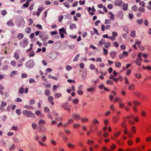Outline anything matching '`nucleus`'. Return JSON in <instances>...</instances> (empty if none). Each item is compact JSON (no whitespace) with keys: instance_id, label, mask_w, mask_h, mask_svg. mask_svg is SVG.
<instances>
[{"instance_id":"obj_16","label":"nucleus","mask_w":151,"mask_h":151,"mask_svg":"<svg viewBox=\"0 0 151 151\" xmlns=\"http://www.w3.org/2000/svg\"><path fill=\"white\" fill-rule=\"evenodd\" d=\"M119 119V117L118 116H115L113 118V121L115 122H117L118 121Z\"/></svg>"},{"instance_id":"obj_55","label":"nucleus","mask_w":151,"mask_h":151,"mask_svg":"<svg viewBox=\"0 0 151 151\" xmlns=\"http://www.w3.org/2000/svg\"><path fill=\"white\" fill-rule=\"evenodd\" d=\"M7 12L6 10H4L1 11V14L3 16L6 15V14Z\"/></svg>"},{"instance_id":"obj_34","label":"nucleus","mask_w":151,"mask_h":151,"mask_svg":"<svg viewBox=\"0 0 151 151\" xmlns=\"http://www.w3.org/2000/svg\"><path fill=\"white\" fill-rule=\"evenodd\" d=\"M63 106L64 108L65 109V110L69 111L70 110V108L68 106H67L66 105H63Z\"/></svg>"},{"instance_id":"obj_19","label":"nucleus","mask_w":151,"mask_h":151,"mask_svg":"<svg viewBox=\"0 0 151 151\" xmlns=\"http://www.w3.org/2000/svg\"><path fill=\"white\" fill-rule=\"evenodd\" d=\"M31 31V28L29 27H27L25 29V32L28 34L30 33Z\"/></svg>"},{"instance_id":"obj_59","label":"nucleus","mask_w":151,"mask_h":151,"mask_svg":"<svg viewBox=\"0 0 151 151\" xmlns=\"http://www.w3.org/2000/svg\"><path fill=\"white\" fill-rule=\"evenodd\" d=\"M90 69L92 70L95 69V66L93 64H91L90 66Z\"/></svg>"},{"instance_id":"obj_43","label":"nucleus","mask_w":151,"mask_h":151,"mask_svg":"<svg viewBox=\"0 0 151 151\" xmlns=\"http://www.w3.org/2000/svg\"><path fill=\"white\" fill-rule=\"evenodd\" d=\"M121 101V99L119 98L118 97H115L114 98V102H117L118 101H119L120 102Z\"/></svg>"},{"instance_id":"obj_64","label":"nucleus","mask_w":151,"mask_h":151,"mask_svg":"<svg viewBox=\"0 0 151 151\" xmlns=\"http://www.w3.org/2000/svg\"><path fill=\"white\" fill-rule=\"evenodd\" d=\"M88 119L87 118L82 119L81 121L82 122H88Z\"/></svg>"},{"instance_id":"obj_31","label":"nucleus","mask_w":151,"mask_h":151,"mask_svg":"<svg viewBox=\"0 0 151 151\" xmlns=\"http://www.w3.org/2000/svg\"><path fill=\"white\" fill-rule=\"evenodd\" d=\"M48 78L50 79H52L55 80L58 79V78L57 77L53 76L51 75H49L48 76Z\"/></svg>"},{"instance_id":"obj_58","label":"nucleus","mask_w":151,"mask_h":151,"mask_svg":"<svg viewBox=\"0 0 151 151\" xmlns=\"http://www.w3.org/2000/svg\"><path fill=\"white\" fill-rule=\"evenodd\" d=\"M112 36L114 37H115L116 36H117L118 35V34L117 32H113L112 33Z\"/></svg>"},{"instance_id":"obj_38","label":"nucleus","mask_w":151,"mask_h":151,"mask_svg":"<svg viewBox=\"0 0 151 151\" xmlns=\"http://www.w3.org/2000/svg\"><path fill=\"white\" fill-rule=\"evenodd\" d=\"M132 10L134 11H137V7L135 5H134L132 8Z\"/></svg>"},{"instance_id":"obj_15","label":"nucleus","mask_w":151,"mask_h":151,"mask_svg":"<svg viewBox=\"0 0 151 151\" xmlns=\"http://www.w3.org/2000/svg\"><path fill=\"white\" fill-rule=\"evenodd\" d=\"M135 88V85L134 83H132V84L129 85L128 87L129 89L131 91L134 90Z\"/></svg>"},{"instance_id":"obj_45","label":"nucleus","mask_w":151,"mask_h":151,"mask_svg":"<svg viewBox=\"0 0 151 151\" xmlns=\"http://www.w3.org/2000/svg\"><path fill=\"white\" fill-rule=\"evenodd\" d=\"M79 100L78 99H76L73 100V102L74 104H77L78 103Z\"/></svg>"},{"instance_id":"obj_7","label":"nucleus","mask_w":151,"mask_h":151,"mask_svg":"<svg viewBox=\"0 0 151 151\" xmlns=\"http://www.w3.org/2000/svg\"><path fill=\"white\" fill-rule=\"evenodd\" d=\"M54 100L53 97L52 96H49L48 98V100L50 104L52 105H54V103L53 101Z\"/></svg>"},{"instance_id":"obj_12","label":"nucleus","mask_w":151,"mask_h":151,"mask_svg":"<svg viewBox=\"0 0 151 151\" xmlns=\"http://www.w3.org/2000/svg\"><path fill=\"white\" fill-rule=\"evenodd\" d=\"M6 24L9 26H13L14 25V24L12 20H8Z\"/></svg>"},{"instance_id":"obj_41","label":"nucleus","mask_w":151,"mask_h":151,"mask_svg":"<svg viewBox=\"0 0 151 151\" xmlns=\"http://www.w3.org/2000/svg\"><path fill=\"white\" fill-rule=\"evenodd\" d=\"M138 97L141 99L144 100L145 98V96L143 94L140 93Z\"/></svg>"},{"instance_id":"obj_4","label":"nucleus","mask_w":151,"mask_h":151,"mask_svg":"<svg viewBox=\"0 0 151 151\" xmlns=\"http://www.w3.org/2000/svg\"><path fill=\"white\" fill-rule=\"evenodd\" d=\"M39 36L40 38L43 41L47 40L48 38V36L44 33L40 34Z\"/></svg>"},{"instance_id":"obj_13","label":"nucleus","mask_w":151,"mask_h":151,"mask_svg":"<svg viewBox=\"0 0 151 151\" xmlns=\"http://www.w3.org/2000/svg\"><path fill=\"white\" fill-rule=\"evenodd\" d=\"M24 35L22 33H19L17 36V37L18 40H22L24 37Z\"/></svg>"},{"instance_id":"obj_48","label":"nucleus","mask_w":151,"mask_h":151,"mask_svg":"<svg viewBox=\"0 0 151 151\" xmlns=\"http://www.w3.org/2000/svg\"><path fill=\"white\" fill-rule=\"evenodd\" d=\"M44 111L46 112H49L50 111V110L49 108L46 107L44 108Z\"/></svg>"},{"instance_id":"obj_61","label":"nucleus","mask_w":151,"mask_h":151,"mask_svg":"<svg viewBox=\"0 0 151 151\" xmlns=\"http://www.w3.org/2000/svg\"><path fill=\"white\" fill-rule=\"evenodd\" d=\"M110 108L111 110L112 111H114L115 110V109L114 107V105L113 104H111L110 105Z\"/></svg>"},{"instance_id":"obj_35","label":"nucleus","mask_w":151,"mask_h":151,"mask_svg":"<svg viewBox=\"0 0 151 151\" xmlns=\"http://www.w3.org/2000/svg\"><path fill=\"white\" fill-rule=\"evenodd\" d=\"M139 12H143L145 11V9L144 8L142 7H140L138 9Z\"/></svg>"},{"instance_id":"obj_51","label":"nucleus","mask_w":151,"mask_h":151,"mask_svg":"<svg viewBox=\"0 0 151 151\" xmlns=\"http://www.w3.org/2000/svg\"><path fill=\"white\" fill-rule=\"evenodd\" d=\"M139 4L143 6V7H145V3L143 1H140L139 2Z\"/></svg>"},{"instance_id":"obj_22","label":"nucleus","mask_w":151,"mask_h":151,"mask_svg":"<svg viewBox=\"0 0 151 151\" xmlns=\"http://www.w3.org/2000/svg\"><path fill=\"white\" fill-rule=\"evenodd\" d=\"M104 45L105 47L108 48L111 45V43L110 42H108L104 43Z\"/></svg>"},{"instance_id":"obj_3","label":"nucleus","mask_w":151,"mask_h":151,"mask_svg":"<svg viewBox=\"0 0 151 151\" xmlns=\"http://www.w3.org/2000/svg\"><path fill=\"white\" fill-rule=\"evenodd\" d=\"M28 44V42L27 39H24L21 41L19 42V45L22 47H25Z\"/></svg>"},{"instance_id":"obj_27","label":"nucleus","mask_w":151,"mask_h":151,"mask_svg":"<svg viewBox=\"0 0 151 151\" xmlns=\"http://www.w3.org/2000/svg\"><path fill=\"white\" fill-rule=\"evenodd\" d=\"M86 77V72H83L82 75V79L84 80Z\"/></svg>"},{"instance_id":"obj_10","label":"nucleus","mask_w":151,"mask_h":151,"mask_svg":"<svg viewBox=\"0 0 151 151\" xmlns=\"http://www.w3.org/2000/svg\"><path fill=\"white\" fill-rule=\"evenodd\" d=\"M116 52L114 51H112L110 52L109 54L111 57L113 59L115 57L116 54Z\"/></svg>"},{"instance_id":"obj_9","label":"nucleus","mask_w":151,"mask_h":151,"mask_svg":"<svg viewBox=\"0 0 151 151\" xmlns=\"http://www.w3.org/2000/svg\"><path fill=\"white\" fill-rule=\"evenodd\" d=\"M122 3V1L121 0H115L114 1L115 5L116 6H120Z\"/></svg>"},{"instance_id":"obj_37","label":"nucleus","mask_w":151,"mask_h":151,"mask_svg":"<svg viewBox=\"0 0 151 151\" xmlns=\"http://www.w3.org/2000/svg\"><path fill=\"white\" fill-rule=\"evenodd\" d=\"M105 24H110L111 23V22L109 19H106L105 20Z\"/></svg>"},{"instance_id":"obj_5","label":"nucleus","mask_w":151,"mask_h":151,"mask_svg":"<svg viewBox=\"0 0 151 151\" xmlns=\"http://www.w3.org/2000/svg\"><path fill=\"white\" fill-rule=\"evenodd\" d=\"M26 65L29 68H32L33 66V61L32 60L29 61L26 63Z\"/></svg>"},{"instance_id":"obj_39","label":"nucleus","mask_w":151,"mask_h":151,"mask_svg":"<svg viewBox=\"0 0 151 151\" xmlns=\"http://www.w3.org/2000/svg\"><path fill=\"white\" fill-rule=\"evenodd\" d=\"M45 123V122L44 120L42 119H41L39 121V124H43Z\"/></svg>"},{"instance_id":"obj_23","label":"nucleus","mask_w":151,"mask_h":151,"mask_svg":"<svg viewBox=\"0 0 151 151\" xmlns=\"http://www.w3.org/2000/svg\"><path fill=\"white\" fill-rule=\"evenodd\" d=\"M105 40L103 39H102L98 43V45L101 46L103 44H104V43L105 42Z\"/></svg>"},{"instance_id":"obj_11","label":"nucleus","mask_w":151,"mask_h":151,"mask_svg":"<svg viewBox=\"0 0 151 151\" xmlns=\"http://www.w3.org/2000/svg\"><path fill=\"white\" fill-rule=\"evenodd\" d=\"M142 60L141 58H137L136 59L135 61V63L139 66L141 65L140 61Z\"/></svg>"},{"instance_id":"obj_32","label":"nucleus","mask_w":151,"mask_h":151,"mask_svg":"<svg viewBox=\"0 0 151 151\" xmlns=\"http://www.w3.org/2000/svg\"><path fill=\"white\" fill-rule=\"evenodd\" d=\"M19 91L21 94H22L24 92V88L23 87L20 88Z\"/></svg>"},{"instance_id":"obj_29","label":"nucleus","mask_w":151,"mask_h":151,"mask_svg":"<svg viewBox=\"0 0 151 151\" xmlns=\"http://www.w3.org/2000/svg\"><path fill=\"white\" fill-rule=\"evenodd\" d=\"M16 147V146L14 144H13L12 146L9 148V150L10 151H12L14 150Z\"/></svg>"},{"instance_id":"obj_54","label":"nucleus","mask_w":151,"mask_h":151,"mask_svg":"<svg viewBox=\"0 0 151 151\" xmlns=\"http://www.w3.org/2000/svg\"><path fill=\"white\" fill-rule=\"evenodd\" d=\"M77 93L80 95H82L83 94V92L82 90H78L77 92Z\"/></svg>"},{"instance_id":"obj_18","label":"nucleus","mask_w":151,"mask_h":151,"mask_svg":"<svg viewBox=\"0 0 151 151\" xmlns=\"http://www.w3.org/2000/svg\"><path fill=\"white\" fill-rule=\"evenodd\" d=\"M44 94L46 96H49L50 94V90L48 89H46L45 90Z\"/></svg>"},{"instance_id":"obj_62","label":"nucleus","mask_w":151,"mask_h":151,"mask_svg":"<svg viewBox=\"0 0 151 151\" xmlns=\"http://www.w3.org/2000/svg\"><path fill=\"white\" fill-rule=\"evenodd\" d=\"M124 80L125 81V83L126 84H127L129 83V81L128 80L127 78L126 77H124Z\"/></svg>"},{"instance_id":"obj_46","label":"nucleus","mask_w":151,"mask_h":151,"mask_svg":"<svg viewBox=\"0 0 151 151\" xmlns=\"http://www.w3.org/2000/svg\"><path fill=\"white\" fill-rule=\"evenodd\" d=\"M80 124H78V123H76L74 124L73 125V127L74 128H77L78 127H80Z\"/></svg>"},{"instance_id":"obj_63","label":"nucleus","mask_w":151,"mask_h":151,"mask_svg":"<svg viewBox=\"0 0 151 151\" xmlns=\"http://www.w3.org/2000/svg\"><path fill=\"white\" fill-rule=\"evenodd\" d=\"M123 54L124 57H127L128 55V53L127 51H124Z\"/></svg>"},{"instance_id":"obj_2","label":"nucleus","mask_w":151,"mask_h":151,"mask_svg":"<svg viewBox=\"0 0 151 151\" xmlns=\"http://www.w3.org/2000/svg\"><path fill=\"white\" fill-rule=\"evenodd\" d=\"M58 54H59L58 52H51L47 56V58L49 61H52L57 58Z\"/></svg>"},{"instance_id":"obj_49","label":"nucleus","mask_w":151,"mask_h":151,"mask_svg":"<svg viewBox=\"0 0 151 151\" xmlns=\"http://www.w3.org/2000/svg\"><path fill=\"white\" fill-rule=\"evenodd\" d=\"M12 65L13 66H15L16 64V62L14 60H12L11 62Z\"/></svg>"},{"instance_id":"obj_57","label":"nucleus","mask_w":151,"mask_h":151,"mask_svg":"<svg viewBox=\"0 0 151 151\" xmlns=\"http://www.w3.org/2000/svg\"><path fill=\"white\" fill-rule=\"evenodd\" d=\"M133 103L134 105H139L141 104V103L140 102L136 101H133Z\"/></svg>"},{"instance_id":"obj_21","label":"nucleus","mask_w":151,"mask_h":151,"mask_svg":"<svg viewBox=\"0 0 151 151\" xmlns=\"http://www.w3.org/2000/svg\"><path fill=\"white\" fill-rule=\"evenodd\" d=\"M61 96L62 94L61 93H57L55 94L54 97L55 99H57L61 97Z\"/></svg>"},{"instance_id":"obj_26","label":"nucleus","mask_w":151,"mask_h":151,"mask_svg":"<svg viewBox=\"0 0 151 151\" xmlns=\"http://www.w3.org/2000/svg\"><path fill=\"white\" fill-rule=\"evenodd\" d=\"M76 27L75 24L71 23L70 24V28L71 29H73L76 28Z\"/></svg>"},{"instance_id":"obj_14","label":"nucleus","mask_w":151,"mask_h":151,"mask_svg":"<svg viewBox=\"0 0 151 151\" xmlns=\"http://www.w3.org/2000/svg\"><path fill=\"white\" fill-rule=\"evenodd\" d=\"M123 7V9L124 10H127L128 9V4H126L124 3H123L121 5Z\"/></svg>"},{"instance_id":"obj_42","label":"nucleus","mask_w":151,"mask_h":151,"mask_svg":"<svg viewBox=\"0 0 151 151\" xmlns=\"http://www.w3.org/2000/svg\"><path fill=\"white\" fill-rule=\"evenodd\" d=\"M116 66L117 68H119L121 66V63L119 62H117L115 63Z\"/></svg>"},{"instance_id":"obj_30","label":"nucleus","mask_w":151,"mask_h":151,"mask_svg":"<svg viewBox=\"0 0 151 151\" xmlns=\"http://www.w3.org/2000/svg\"><path fill=\"white\" fill-rule=\"evenodd\" d=\"M16 112L18 115L19 116L21 114V111L20 109H18L16 110Z\"/></svg>"},{"instance_id":"obj_47","label":"nucleus","mask_w":151,"mask_h":151,"mask_svg":"<svg viewBox=\"0 0 151 151\" xmlns=\"http://www.w3.org/2000/svg\"><path fill=\"white\" fill-rule=\"evenodd\" d=\"M135 77L138 78H140L142 77V75L139 73H136L135 75Z\"/></svg>"},{"instance_id":"obj_6","label":"nucleus","mask_w":151,"mask_h":151,"mask_svg":"<svg viewBox=\"0 0 151 151\" xmlns=\"http://www.w3.org/2000/svg\"><path fill=\"white\" fill-rule=\"evenodd\" d=\"M72 118L76 120H79L80 118V116L79 115L74 113L72 115Z\"/></svg>"},{"instance_id":"obj_24","label":"nucleus","mask_w":151,"mask_h":151,"mask_svg":"<svg viewBox=\"0 0 151 151\" xmlns=\"http://www.w3.org/2000/svg\"><path fill=\"white\" fill-rule=\"evenodd\" d=\"M68 147L70 148H73L75 146L74 145L71 144L70 142H68L67 144Z\"/></svg>"},{"instance_id":"obj_50","label":"nucleus","mask_w":151,"mask_h":151,"mask_svg":"<svg viewBox=\"0 0 151 151\" xmlns=\"http://www.w3.org/2000/svg\"><path fill=\"white\" fill-rule=\"evenodd\" d=\"M131 131L132 132L134 133H136V129L135 127H134L133 126L131 128Z\"/></svg>"},{"instance_id":"obj_44","label":"nucleus","mask_w":151,"mask_h":151,"mask_svg":"<svg viewBox=\"0 0 151 151\" xmlns=\"http://www.w3.org/2000/svg\"><path fill=\"white\" fill-rule=\"evenodd\" d=\"M65 29L64 28H62L60 29H59V33H63L64 32H65Z\"/></svg>"},{"instance_id":"obj_17","label":"nucleus","mask_w":151,"mask_h":151,"mask_svg":"<svg viewBox=\"0 0 151 151\" xmlns=\"http://www.w3.org/2000/svg\"><path fill=\"white\" fill-rule=\"evenodd\" d=\"M13 57L16 60H18L19 58V55L18 53L16 52V51L14 53Z\"/></svg>"},{"instance_id":"obj_52","label":"nucleus","mask_w":151,"mask_h":151,"mask_svg":"<svg viewBox=\"0 0 151 151\" xmlns=\"http://www.w3.org/2000/svg\"><path fill=\"white\" fill-rule=\"evenodd\" d=\"M35 103V100L32 99L31 100L29 101V103L30 105H32Z\"/></svg>"},{"instance_id":"obj_60","label":"nucleus","mask_w":151,"mask_h":151,"mask_svg":"<svg viewBox=\"0 0 151 151\" xmlns=\"http://www.w3.org/2000/svg\"><path fill=\"white\" fill-rule=\"evenodd\" d=\"M72 69V67L70 65H68L66 67V69L67 70L69 71Z\"/></svg>"},{"instance_id":"obj_40","label":"nucleus","mask_w":151,"mask_h":151,"mask_svg":"<svg viewBox=\"0 0 151 151\" xmlns=\"http://www.w3.org/2000/svg\"><path fill=\"white\" fill-rule=\"evenodd\" d=\"M80 56V54H78L73 59L74 61H77Z\"/></svg>"},{"instance_id":"obj_25","label":"nucleus","mask_w":151,"mask_h":151,"mask_svg":"<svg viewBox=\"0 0 151 151\" xmlns=\"http://www.w3.org/2000/svg\"><path fill=\"white\" fill-rule=\"evenodd\" d=\"M143 22V20L142 19L137 20L136 21V22L139 25L141 24Z\"/></svg>"},{"instance_id":"obj_20","label":"nucleus","mask_w":151,"mask_h":151,"mask_svg":"<svg viewBox=\"0 0 151 151\" xmlns=\"http://www.w3.org/2000/svg\"><path fill=\"white\" fill-rule=\"evenodd\" d=\"M109 14L110 16V18L112 20H114V15L111 12H109Z\"/></svg>"},{"instance_id":"obj_8","label":"nucleus","mask_w":151,"mask_h":151,"mask_svg":"<svg viewBox=\"0 0 151 151\" xmlns=\"http://www.w3.org/2000/svg\"><path fill=\"white\" fill-rule=\"evenodd\" d=\"M111 27V26L110 25H107L106 26L104 25H102L101 26V29L102 31H104L105 29H109Z\"/></svg>"},{"instance_id":"obj_53","label":"nucleus","mask_w":151,"mask_h":151,"mask_svg":"<svg viewBox=\"0 0 151 151\" xmlns=\"http://www.w3.org/2000/svg\"><path fill=\"white\" fill-rule=\"evenodd\" d=\"M29 83H34L35 82V81L32 78H30L29 80Z\"/></svg>"},{"instance_id":"obj_56","label":"nucleus","mask_w":151,"mask_h":151,"mask_svg":"<svg viewBox=\"0 0 151 151\" xmlns=\"http://www.w3.org/2000/svg\"><path fill=\"white\" fill-rule=\"evenodd\" d=\"M103 54L104 55H106L108 54V51L104 48H103Z\"/></svg>"},{"instance_id":"obj_36","label":"nucleus","mask_w":151,"mask_h":151,"mask_svg":"<svg viewBox=\"0 0 151 151\" xmlns=\"http://www.w3.org/2000/svg\"><path fill=\"white\" fill-rule=\"evenodd\" d=\"M130 35L132 37H135L136 36L135 31L133 30L131 32Z\"/></svg>"},{"instance_id":"obj_33","label":"nucleus","mask_w":151,"mask_h":151,"mask_svg":"<svg viewBox=\"0 0 151 151\" xmlns=\"http://www.w3.org/2000/svg\"><path fill=\"white\" fill-rule=\"evenodd\" d=\"M36 114L38 116H42L43 115L40 111H37L35 112Z\"/></svg>"},{"instance_id":"obj_1","label":"nucleus","mask_w":151,"mask_h":151,"mask_svg":"<svg viewBox=\"0 0 151 151\" xmlns=\"http://www.w3.org/2000/svg\"><path fill=\"white\" fill-rule=\"evenodd\" d=\"M22 113L25 116L30 118H35V115L34 113L31 111L27 110H24L22 111Z\"/></svg>"},{"instance_id":"obj_28","label":"nucleus","mask_w":151,"mask_h":151,"mask_svg":"<svg viewBox=\"0 0 151 151\" xmlns=\"http://www.w3.org/2000/svg\"><path fill=\"white\" fill-rule=\"evenodd\" d=\"M13 140L15 142L17 143H18L19 142V139L17 138L16 137H14L13 138Z\"/></svg>"}]
</instances>
